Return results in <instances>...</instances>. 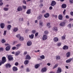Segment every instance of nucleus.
<instances>
[{
  "label": "nucleus",
  "mask_w": 73,
  "mask_h": 73,
  "mask_svg": "<svg viewBox=\"0 0 73 73\" xmlns=\"http://www.w3.org/2000/svg\"><path fill=\"white\" fill-rule=\"evenodd\" d=\"M7 61L6 58L5 56L3 57L2 58V60H0V66H1L2 64H4L5 62Z\"/></svg>",
  "instance_id": "obj_1"
},
{
  "label": "nucleus",
  "mask_w": 73,
  "mask_h": 73,
  "mask_svg": "<svg viewBox=\"0 0 73 73\" xmlns=\"http://www.w3.org/2000/svg\"><path fill=\"white\" fill-rule=\"evenodd\" d=\"M8 58L9 61H12V60H13V57L12 56V55H9L8 56Z\"/></svg>",
  "instance_id": "obj_2"
},
{
  "label": "nucleus",
  "mask_w": 73,
  "mask_h": 73,
  "mask_svg": "<svg viewBox=\"0 0 73 73\" xmlns=\"http://www.w3.org/2000/svg\"><path fill=\"white\" fill-rule=\"evenodd\" d=\"M42 38L43 40H46L48 38V37L46 35H45L43 36Z\"/></svg>",
  "instance_id": "obj_3"
},
{
  "label": "nucleus",
  "mask_w": 73,
  "mask_h": 73,
  "mask_svg": "<svg viewBox=\"0 0 73 73\" xmlns=\"http://www.w3.org/2000/svg\"><path fill=\"white\" fill-rule=\"evenodd\" d=\"M56 1H52L51 3V6H52V7H53V6H54V5H56Z\"/></svg>",
  "instance_id": "obj_4"
},
{
  "label": "nucleus",
  "mask_w": 73,
  "mask_h": 73,
  "mask_svg": "<svg viewBox=\"0 0 73 73\" xmlns=\"http://www.w3.org/2000/svg\"><path fill=\"white\" fill-rule=\"evenodd\" d=\"M58 18L59 20H62L63 18V16H62V15L61 14L59 15L58 16Z\"/></svg>",
  "instance_id": "obj_5"
},
{
  "label": "nucleus",
  "mask_w": 73,
  "mask_h": 73,
  "mask_svg": "<svg viewBox=\"0 0 73 73\" xmlns=\"http://www.w3.org/2000/svg\"><path fill=\"white\" fill-rule=\"evenodd\" d=\"M47 70V69H46V68L44 67L42 69L41 71L42 73H43L44 72H45Z\"/></svg>",
  "instance_id": "obj_6"
},
{
  "label": "nucleus",
  "mask_w": 73,
  "mask_h": 73,
  "mask_svg": "<svg viewBox=\"0 0 73 73\" xmlns=\"http://www.w3.org/2000/svg\"><path fill=\"white\" fill-rule=\"evenodd\" d=\"M57 72L58 73H61L62 72V70H61V68L60 67L58 68Z\"/></svg>",
  "instance_id": "obj_7"
},
{
  "label": "nucleus",
  "mask_w": 73,
  "mask_h": 73,
  "mask_svg": "<svg viewBox=\"0 0 73 73\" xmlns=\"http://www.w3.org/2000/svg\"><path fill=\"white\" fill-rule=\"evenodd\" d=\"M6 51H9L11 49V46L10 45L7 46L5 48Z\"/></svg>",
  "instance_id": "obj_8"
},
{
  "label": "nucleus",
  "mask_w": 73,
  "mask_h": 73,
  "mask_svg": "<svg viewBox=\"0 0 73 73\" xmlns=\"http://www.w3.org/2000/svg\"><path fill=\"white\" fill-rule=\"evenodd\" d=\"M17 10L18 12L21 11H22V10H23V7H22L21 6H19L17 9Z\"/></svg>",
  "instance_id": "obj_9"
},
{
  "label": "nucleus",
  "mask_w": 73,
  "mask_h": 73,
  "mask_svg": "<svg viewBox=\"0 0 73 73\" xmlns=\"http://www.w3.org/2000/svg\"><path fill=\"white\" fill-rule=\"evenodd\" d=\"M54 42H57L58 41V38L57 37H55L54 38Z\"/></svg>",
  "instance_id": "obj_10"
},
{
  "label": "nucleus",
  "mask_w": 73,
  "mask_h": 73,
  "mask_svg": "<svg viewBox=\"0 0 73 73\" xmlns=\"http://www.w3.org/2000/svg\"><path fill=\"white\" fill-rule=\"evenodd\" d=\"M60 25L61 27H64L65 25V23L64 22H62L60 23Z\"/></svg>",
  "instance_id": "obj_11"
},
{
  "label": "nucleus",
  "mask_w": 73,
  "mask_h": 73,
  "mask_svg": "<svg viewBox=\"0 0 73 73\" xmlns=\"http://www.w3.org/2000/svg\"><path fill=\"white\" fill-rule=\"evenodd\" d=\"M27 45L28 46L32 45V42L31 41H29L27 43Z\"/></svg>",
  "instance_id": "obj_12"
},
{
  "label": "nucleus",
  "mask_w": 73,
  "mask_h": 73,
  "mask_svg": "<svg viewBox=\"0 0 73 73\" xmlns=\"http://www.w3.org/2000/svg\"><path fill=\"white\" fill-rule=\"evenodd\" d=\"M13 70L14 71H17L18 70V69L17 67L14 66L13 67Z\"/></svg>",
  "instance_id": "obj_13"
},
{
  "label": "nucleus",
  "mask_w": 73,
  "mask_h": 73,
  "mask_svg": "<svg viewBox=\"0 0 73 73\" xmlns=\"http://www.w3.org/2000/svg\"><path fill=\"white\" fill-rule=\"evenodd\" d=\"M1 28L2 29H3L5 27V24L4 23H1L0 24Z\"/></svg>",
  "instance_id": "obj_14"
},
{
  "label": "nucleus",
  "mask_w": 73,
  "mask_h": 73,
  "mask_svg": "<svg viewBox=\"0 0 73 73\" xmlns=\"http://www.w3.org/2000/svg\"><path fill=\"white\" fill-rule=\"evenodd\" d=\"M31 58L29 55H27L26 57V60H31Z\"/></svg>",
  "instance_id": "obj_15"
},
{
  "label": "nucleus",
  "mask_w": 73,
  "mask_h": 73,
  "mask_svg": "<svg viewBox=\"0 0 73 73\" xmlns=\"http://www.w3.org/2000/svg\"><path fill=\"white\" fill-rule=\"evenodd\" d=\"M34 35L32 34L31 35H29V37L30 38H31V39H33V38H34Z\"/></svg>",
  "instance_id": "obj_16"
},
{
  "label": "nucleus",
  "mask_w": 73,
  "mask_h": 73,
  "mask_svg": "<svg viewBox=\"0 0 73 73\" xmlns=\"http://www.w3.org/2000/svg\"><path fill=\"white\" fill-rule=\"evenodd\" d=\"M31 9H28L26 12L27 14H31Z\"/></svg>",
  "instance_id": "obj_17"
},
{
  "label": "nucleus",
  "mask_w": 73,
  "mask_h": 73,
  "mask_svg": "<svg viewBox=\"0 0 73 73\" xmlns=\"http://www.w3.org/2000/svg\"><path fill=\"white\" fill-rule=\"evenodd\" d=\"M18 30H19V29H18V28L14 27L13 29V31L15 32H17V31H18Z\"/></svg>",
  "instance_id": "obj_18"
},
{
  "label": "nucleus",
  "mask_w": 73,
  "mask_h": 73,
  "mask_svg": "<svg viewBox=\"0 0 73 73\" xmlns=\"http://www.w3.org/2000/svg\"><path fill=\"white\" fill-rule=\"evenodd\" d=\"M44 17L45 18H48L49 17V13H46L44 15Z\"/></svg>",
  "instance_id": "obj_19"
},
{
  "label": "nucleus",
  "mask_w": 73,
  "mask_h": 73,
  "mask_svg": "<svg viewBox=\"0 0 73 73\" xmlns=\"http://www.w3.org/2000/svg\"><path fill=\"white\" fill-rule=\"evenodd\" d=\"M68 49V46L66 45H65L63 47V49L64 50H66Z\"/></svg>",
  "instance_id": "obj_20"
},
{
  "label": "nucleus",
  "mask_w": 73,
  "mask_h": 73,
  "mask_svg": "<svg viewBox=\"0 0 73 73\" xmlns=\"http://www.w3.org/2000/svg\"><path fill=\"white\" fill-rule=\"evenodd\" d=\"M24 64L25 65H27V64H29V60H25L24 62Z\"/></svg>",
  "instance_id": "obj_21"
},
{
  "label": "nucleus",
  "mask_w": 73,
  "mask_h": 73,
  "mask_svg": "<svg viewBox=\"0 0 73 73\" xmlns=\"http://www.w3.org/2000/svg\"><path fill=\"white\" fill-rule=\"evenodd\" d=\"M62 8H66V5L65 4H62Z\"/></svg>",
  "instance_id": "obj_22"
},
{
  "label": "nucleus",
  "mask_w": 73,
  "mask_h": 73,
  "mask_svg": "<svg viewBox=\"0 0 73 73\" xmlns=\"http://www.w3.org/2000/svg\"><path fill=\"white\" fill-rule=\"evenodd\" d=\"M19 40L20 41H24V37L21 36L19 38Z\"/></svg>",
  "instance_id": "obj_23"
},
{
  "label": "nucleus",
  "mask_w": 73,
  "mask_h": 73,
  "mask_svg": "<svg viewBox=\"0 0 73 73\" xmlns=\"http://www.w3.org/2000/svg\"><path fill=\"white\" fill-rule=\"evenodd\" d=\"M20 53H21V52H20V51H18L16 52L15 54V56H17L19 55V54H20Z\"/></svg>",
  "instance_id": "obj_24"
},
{
  "label": "nucleus",
  "mask_w": 73,
  "mask_h": 73,
  "mask_svg": "<svg viewBox=\"0 0 73 73\" xmlns=\"http://www.w3.org/2000/svg\"><path fill=\"white\" fill-rule=\"evenodd\" d=\"M72 58H70L66 61V63H69V62L72 61Z\"/></svg>",
  "instance_id": "obj_25"
},
{
  "label": "nucleus",
  "mask_w": 73,
  "mask_h": 73,
  "mask_svg": "<svg viewBox=\"0 0 73 73\" xmlns=\"http://www.w3.org/2000/svg\"><path fill=\"white\" fill-rule=\"evenodd\" d=\"M53 31H55V32H57L58 31V29H57V27H54L53 28Z\"/></svg>",
  "instance_id": "obj_26"
},
{
  "label": "nucleus",
  "mask_w": 73,
  "mask_h": 73,
  "mask_svg": "<svg viewBox=\"0 0 73 73\" xmlns=\"http://www.w3.org/2000/svg\"><path fill=\"white\" fill-rule=\"evenodd\" d=\"M39 66H40V64H37L35 65V68L36 69H38V68Z\"/></svg>",
  "instance_id": "obj_27"
},
{
  "label": "nucleus",
  "mask_w": 73,
  "mask_h": 73,
  "mask_svg": "<svg viewBox=\"0 0 73 73\" xmlns=\"http://www.w3.org/2000/svg\"><path fill=\"white\" fill-rule=\"evenodd\" d=\"M11 25H9L7 26V28L8 30H11Z\"/></svg>",
  "instance_id": "obj_28"
},
{
  "label": "nucleus",
  "mask_w": 73,
  "mask_h": 73,
  "mask_svg": "<svg viewBox=\"0 0 73 73\" xmlns=\"http://www.w3.org/2000/svg\"><path fill=\"white\" fill-rule=\"evenodd\" d=\"M11 65L10 64H6V68H11Z\"/></svg>",
  "instance_id": "obj_29"
},
{
  "label": "nucleus",
  "mask_w": 73,
  "mask_h": 73,
  "mask_svg": "<svg viewBox=\"0 0 73 73\" xmlns=\"http://www.w3.org/2000/svg\"><path fill=\"white\" fill-rule=\"evenodd\" d=\"M39 25H40V27H42V26H44L43 23L41 21L39 22Z\"/></svg>",
  "instance_id": "obj_30"
},
{
  "label": "nucleus",
  "mask_w": 73,
  "mask_h": 73,
  "mask_svg": "<svg viewBox=\"0 0 73 73\" xmlns=\"http://www.w3.org/2000/svg\"><path fill=\"white\" fill-rule=\"evenodd\" d=\"M56 58L57 60H58L60 59V56H56Z\"/></svg>",
  "instance_id": "obj_31"
},
{
  "label": "nucleus",
  "mask_w": 73,
  "mask_h": 73,
  "mask_svg": "<svg viewBox=\"0 0 73 73\" xmlns=\"http://www.w3.org/2000/svg\"><path fill=\"white\" fill-rule=\"evenodd\" d=\"M67 57H69L70 55V52H67L66 54Z\"/></svg>",
  "instance_id": "obj_32"
},
{
  "label": "nucleus",
  "mask_w": 73,
  "mask_h": 73,
  "mask_svg": "<svg viewBox=\"0 0 73 73\" xmlns=\"http://www.w3.org/2000/svg\"><path fill=\"white\" fill-rule=\"evenodd\" d=\"M40 58L41 59H44L45 58V56L44 55H42L41 56H40Z\"/></svg>",
  "instance_id": "obj_33"
},
{
  "label": "nucleus",
  "mask_w": 73,
  "mask_h": 73,
  "mask_svg": "<svg viewBox=\"0 0 73 73\" xmlns=\"http://www.w3.org/2000/svg\"><path fill=\"white\" fill-rule=\"evenodd\" d=\"M32 32L33 34H35V33L36 32V31L35 30H33L32 31Z\"/></svg>",
  "instance_id": "obj_34"
},
{
  "label": "nucleus",
  "mask_w": 73,
  "mask_h": 73,
  "mask_svg": "<svg viewBox=\"0 0 73 73\" xmlns=\"http://www.w3.org/2000/svg\"><path fill=\"white\" fill-rule=\"evenodd\" d=\"M3 9L4 10H5V11H8L9 9V8H4Z\"/></svg>",
  "instance_id": "obj_35"
},
{
  "label": "nucleus",
  "mask_w": 73,
  "mask_h": 73,
  "mask_svg": "<svg viewBox=\"0 0 73 73\" xmlns=\"http://www.w3.org/2000/svg\"><path fill=\"white\" fill-rule=\"evenodd\" d=\"M58 64H56L53 68V69H54L56 68V67H57V66H58Z\"/></svg>",
  "instance_id": "obj_36"
},
{
  "label": "nucleus",
  "mask_w": 73,
  "mask_h": 73,
  "mask_svg": "<svg viewBox=\"0 0 73 73\" xmlns=\"http://www.w3.org/2000/svg\"><path fill=\"white\" fill-rule=\"evenodd\" d=\"M44 33L45 35H47L48 34V31H45L44 32Z\"/></svg>",
  "instance_id": "obj_37"
},
{
  "label": "nucleus",
  "mask_w": 73,
  "mask_h": 73,
  "mask_svg": "<svg viewBox=\"0 0 73 73\" xmlns=\"http://www.w3.org/2000/svg\"><path fill=\"white\" fill-rule=\"evenodd\" d=\"M69 2L70 4H73V0H70L69 1Z\"/></svg>",
  "instance_id": "obj_38"
},
{
  "label": "nucleus",
  "mask_w": 73,
  "mask_h": 73,
  "mask_svg": "<svg viewBox=\"0 0 73 73\" xmlns=\"http://www.w3.org/2000/svg\"><path fill=\"white\" fill-rule=\"evenodd\" d=\"M68 27H69L70 28H72V24H69L68 25Z\"/></svg>",
  "instance_id": "obj_39"
},
{
  "label": "nucleus",
  "mask_w": 73,
  "mask_h": 73,
  "mask_svg": "<svg viewBox=\"0 0 73 73\" xmlns=\"http://www.w3.org/2000/svg\"><path fill=\"white\" fill-rule=\"evenodd\" d=\"M61 38L62 40H65V36L64 35L61 37Z\"/></svg>",
  "instance_id": "obj_40"
},
{
  "label": "nucleus",
  "mask_w": 73,
  "mask_h": 73,
  "mask_svg": "<svg viewBox=\"0 0 73 73\" xmlns=\"http://www.w3.org/2000/svg\"><path fill=\"white\" fill-rule=\"evenodd\" d=\"M63 13L64 15H65L66 13V10L64 9V11H63Z\"/></svg>",
  "instance_id": "obj_41"
},
{
  "label": "nucleus",
  "mask_w": 73,
  "mask_h": 73,
  "mask_svg": "<svg viewBox=\"0 0 73 73\" xmlns=\"http://www.w3.org/2000/svg\"><path fill=\"white\" fill-rule=\"evenodd\" d=\"M2 43H5V40L4 39H2Z\"/></svg>",
  "instance_id": "obj_42"
},
{
  "label": "nucleus",
  "mask_w": 73,
  "mask_h": 73,
  "mask_svg": "<svg viewBox=\"0 0 73 73\" xmlns=\"http://www.w3.org/2000/svg\"><path fill=\"white\" fill-rule=\"evenodd\" d=\"M22 7L23 9H25L27 8V7L26 6H24V5H23L22 6Z\"/></svg>",
  "instance_id": "obj_43"
},
{
  "label": "nucleus",
  "mask_w": 73,
  "mask_h": 73,
  "mask_svg": "<svg viewBox=\"0 0 73 73\" xmlns=\"http://www.w3.org/2000/svg\"><path fill=\"white\" fill-rule=\"evenodd\" d=\"M15 66H18L19 65V63L18 62H16L15 63Z\"/></svg>",
  "instance_id": "obj_44"
},
{
  "label": "nucleus",
  "mask_w": 73,
  "mask_h": 73,
  "mask_svg": "<svg viewBox=\"0 0 73 73\" xmlns=\"http://www.w3.org/2000/svg\"><path fill=\"white\" fill-rule=\"evenodd\" d=\"M16 37H17V38H20V37H21V36H20V35L18 34L16 36Z\"/></svg>",
  "instance_id": "obj_45"
},
{
  "label": "nucleus",
  "mask_w": 73,
  "mask_h": 73,
  "mask_svg": "<svg viewBox=\"0 0 73 73\" xmlns=\"http://www.w3.org/2000/svg\"><path fill=\"white\" fill-rule=\"evenodd\" d=\"M21 44H19L16 45V46H17V47H19V46H21Z\"/></svg>",
  "instance_id": "obj_46"
},
{
  "label": "nucleus",
  "mask_w": 73,
  "mask_h": 73,
  "mask_svg": "<svg viewBox=\"0 0 73 73\" xmlns=\"http://www.w3.org/2000/svg\"><path fill=\"white\" fill-rule=\"evenodd\" d=\"M6 33H7V31H4V33H3V35H4V36H5V35H6Z\"/></svg>",
  "instance_id": "obj_47"
},
{
  "label": "nucleus",
  "mask_w": 73,
  "mask_h": 73,
  "mask_svg": "<svg viewBox=\"0 0 73 73\" xmlns=\"http://www.w3.org/2000/svg\"><path fill=\"white\" fill-rule=\"evenodd\" d=\"M38 35V33H36L35 34V37H37Z\"/></svg>",
  "instance_id": "obj_48"
},
{
  "label": "nucleus",
  "mask_w": 73,
  "mask_h": 73,
  "mask_svg": "<svg viewBox=\"0 0 73 73\" xmlns=\"http://www.w3.org/2000/svg\"><path fill=\"white\" fill-rule=\"evenodd\" d=\"M57 45L58 46H61V42H60L59 43H58V44H57Z\"/></svg>",
  "instance_id": "obj_49"
},
{
  "label": "nucleus",
  "mask_w": 73,
  "mask_h": 73,
  "mask_svg": "<svg viewBox=\"0 0 73 73\" xmlns=\"http://www.w3.org/2000/svg\"><path fill=\"white\" fill-rule=\"evenodd\" d=\"M0 50L1 51H4V48H3L1 47L0 48Z\"/></svg>",
  "instance_id": "obj_50"
},
{
  "label": "nucleus",
  "mask_w": 73,
  "mask_h": 73,
  "mask_svg": "<svg viewBox=\"0 0 73 73\" xmlns=\"http://www.w3.org/2000/svg\"><path fill=\"white\" fill-rule=\"evenodd\" d=\"M41 18V17L40 16H39L38 17L37 19V20H40Z\"/></svg>",
  "instance_id": "obj_51"
},
{
  "label": "nucleus",
  "mask_w": 73,
  "mask_h": 73,
  "mask_svg": "<svg viewBox=\"0 0 73 73\" xmlns=\"http://www.w3.org/2000/svg\"><path fill=\"white\" fill-rule=\"evenodd\" d=\"M49 9H50V10H52V9H53V7H52V6L50 7L49 8Z\"/></svg>",
  "instance_id": "obj_52"
},
{
  "label": "nucleus",
  "mask_w": 73,
  "mask_h": 73,
  "mask_svg": "<svg viewBox=\"0 0 73 73\" xmlns=\"http://www.w3.org/2000/svg\"><path fill=\"white\" fill-rule=\"evenodd\" d=\"M50 23H47V27H49V26H50Z\"/></svg>",
  "instance_id": "obj_53"
},
{
  "label": "nucleus",
  "mask_w": 73,
  "mask_h": 73,
  "mask_svg": "<svg viewBox=\"0 0 73 73\" xmlns=\"http://www.w3.org/2000/svg\"><path fill=\"white\" fill-rule=\"evenodd\" d=\"M43 4L42 3H41L40 4V7H41V8H42V7H43Z\"/></svg>",
  "instance_id": "obj_54"
},
{
  "label": "nucleus",
  "mask_w": 73,
  "mask_h": 73,
  "mask_svg": "<svg viewBox=\"0 0 73 73\" xmlns=\"http://www.w3.org/2000/svg\"><path fill=\"white\" fill-rule=\"evenodd\" d=\"M26 70L27 72H29V69L28 68H27V69Z\"/></svg>",
  "instance_id": "obj_55"
},
{
  "label": "nucleus",
  "mask_w": 73,
  "mask_h": 73,
  "mask_svg": "<svg viewBox=\"0 0 73 73\" xmlns=\"http://www.w3.org/2000/svg\"><path fill=\"white\" fill-rule=\"evenodd\" d=\"M70 14L71 16H73V11L71 12L70 13Z\"/></svg>",
  "instance_id": "obj_56"
},
{
  "label": "nucleus",
  "mask_w": 73,
  "mask_h": 73,
  "mask_svg": "<svg viewBox=\"0 0 73 73\" xmlns=\"http://www.w3.org/2000/svg\"><path fill=\"white\" fill-rule=\"evenodd\" d=\"M16 47L14 46L12 47V50H15V49H16Z\"/></svg>",
  "instance_id": "obj_57"
},
{
  "label": "nucleus",
  "mask_w": 73,
  "mask_h": 73,
  "mask_svg": "<svg viewBox=\"0 0 73 73\" xmlns=\"http://www.w3.org/2000/svg\"><path fill=\"white\" fill-rule=\"evenodd\" d=\"M23 3L24 4H26V1L25 0H24L23 1Z\"/></svg>",
  "instance_id": "obj_58"
},
{
  "label": "nucleus",
  "mask_w": 73,
  "mask_h": 73,
  "mask_svg": "<svg viewBox=\"0 0 73 73\" xmlns=\"http://www.w3.org/2000/svg\"><path fill=\"white\" fill-rule=\"evenodd\" d=\"M66 19H69V17L68 15H67L66 16Z\"/></svg>",
  "instance_id": "obj_59"
},
{
  "label": "nucleus",
  "mask_w": 73,
  "mask_h": 73,
  "mask_svg": "<svg viewBox=\"0 0 73 73\" xmlns=\"http://www.w3.org/2000/svg\"><path fill=\"white\" fill-rule=\"evenodd\" d=\"M3 5V2H1L0 3V5L1 6H2Z\"/></svg>",
  "instance_id": "obj_60"
},
{
  "label": "nucleus",
  "mask_w": 73,
  "mask_h": 73,
  "mask_svg": "<svg viewBox=\"0 0 73 73\" xmlns=\"http://www.w3.org/2000/svg\"><path fill=\"white\" fill-rule=\"evenodd\" d=\"M45 10H43L42 12V13H45Z\"/></svg>",
  "instance_id": "obj_61"
},
{
  "label": "nucleus",
  "mask_w": 73,
  "mask_h": 73,
  "mask_svg": "<svg viewBox=\"0 0 73 73\" xmlns=\"http://www.w3.org/2000/svg\"><path fill=\"white\" fill-rule=\"evenodd\" d=\"M27 54V51H25L24 53V54Z\"/></svg>",
  "instance_id": "obj_62"
},
{
  "label": "nucleus",
  "mask_w": 73,
  "mask_h": 73,
  "mask_svg": "<svg viewBox=\"0 0 73 73\" xmlns=\"http://www.w3.org/2000/svg\"><path fill=\"white\" fill-rule=\"evenodd\" d=\"M47 65H48V66H50V64L49 63H48L47 64Z\"/></svg>",
  "instance_id": "obj_63"
},
{
  "label": "nucleus",
  "mask_w": 73,
  "mask_h": 73,
  "mask_svg": "<svg viewBox=\"0 0 73 73\" xmlns=\"http://www.w3.org/2000/svg\"><path fill=\"white\" fill-rule=\"evenodd\" d=\"M73 19H71V18H70V21H73Z\"/></svg>",
  "instance_id": "obj_64"
}]
</instances>
